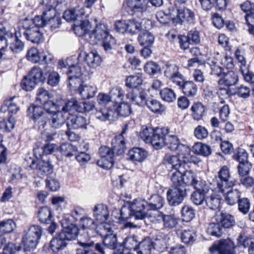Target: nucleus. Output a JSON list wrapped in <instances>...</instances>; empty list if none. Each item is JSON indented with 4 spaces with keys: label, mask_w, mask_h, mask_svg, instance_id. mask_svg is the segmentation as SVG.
I'll return each instance as SVG.
<instances>
[{
    "label": "nucleus",
    "mask_w": 254,
    "mask_h": 254,
    "mask_svg": "<svg viewBox=\"0 0 254 254\" xmlns=\"http://www.w3.org/2000/svg\"><path fill=\"white\" fill-rule=\"evenodd\" d=\"M85 17L84 8L80 6L65 10L63 15V17L67 21L74 22L73 30L79 37L86 36L89 34L88 32L91 28L88 20L84 19Z\"/></svg>",
    "instance_id": "obj_1"
},
{
    "label": "nucleus",
    "mask_w": 254,
    "mask_h": 254,
    "mask_svg": "<svg viewBox=\"0 0 254 254\" xmlns=\"http://www.w3.org/2000/svg\"><path fill=\"white\" fill-rule=\"evenodd\" d=\"M63 230L58 233L50 241V248L54 253L64 250L67 246V241L76 238L78 233V227L73 224L65 225L63 222Z\"/></svg>",
    "instance_id": "obj_2"
},
{
    "label": "nucleus",
    "mask_w": 254,
    "mask_h": 254,
    "mask_svg": "<svg viewBox=\"0 0 254 254\" xmlns=\"http://www.w3.org/2000/svg\"><path fill=\"white\" fill-rule=\"evenodd\" d=\"M169 129L165 127H142L140 132V136L147 143H151L156 149L161 148L165 145L166 136Z\"/></svg>",
    "instance_id": "obj_3"
},
{
    "label": "nucleus",
    "mask_w": 254,
    "mask_h": 254,
    "mask_svg": "<svg viewBox=\"0 0 254 254\" xmlns=\"http://www.w3.org/2000/svg\"><path fill=\"white\" fill-rule=\"evenodd\" d=\"M188 165L182 167L180 171L174 172L171 177V180L173 185L184 187L190 186L194 188L205 181L198 180L196 174L192 170L188 169Z\"/></svg>",
    "instance_id": "obj_4"
},
{
    "label": "nucleus",
    "mask_w": 254,
    "mask_h": 254,
    "mask_svg": "<svg viewBox=\"0 0 254 254\" xmlns=\"http://www.w3.org/2000/svg\"><path fill=\"white\" fill-rule=\"evenodd\" d=\"M77 60L78 58L75 56H72L67 58L65 61H59V67L64 69V71L67 74V78L72 79L73 77H82L81 67L76 61Z\"/></svg>",
    "instance_id": "obj_5"
},
{
    "label": "nucleus",
    "mask_w": 254,
    "mask_h": 254,
    "mask_svg": "<svg viewBox=\"0 0 254 254\" xmlns=\"http://www.w3.org/2000/svg\"><path fill=\"white\" fill-rule=\"evenodd\" d=\"M237 181L232 179L229 168L224 165L218 172L216 177V185L219 191H224V188H230L236 185Z\"/></svg>",
    "instance_id": "obj_6"
},
{
    "label": "nucleus",
    "mask_w": 254,
    "mask_h": 254,
    "mask_svg": "<svg viewBox=\"0 0 254 254\" xmlns=\"http://www.w3.org/2000/svg\"><path fill=\"white\" fill-rule=\"evenodd\" d=\"M19 30L25 39L34 44H39L43 40V36L39 28L33 27L30 24L21 21L19 23Z\"/></svg>",
    "instance_id": "obj_7"
},
{
    "label": "nucleus",
    "mask_w": 254,
    "mask_h": 254,
    "mask_svg": "<svg viewBox=\"0 0 254 254\" xmlns=\"http://www.w3.org/2000/svg\"><path fill=\"white\" fill-rule=\"evenodd\" d=\"M184 187L173 185L167 192V198L170 205L177 206L181 204L187 194Z\"/></svg>",
    "instance_id": "obj_8"
},
{
    "label": "nucleus",
    "mask_w": 254,
    "mask_h": 254,
    "mask_svg": "<svg viewBox=\"0 0 254 254\" xmlns=\"http://www.w3.org/2000/svg\"><path fill=\"white\" fill-rule=\"evenodd\" d=\"M148 0H127V5L130 7L136 15L140 19L145 18L144 15L150 11V6L148 5Z\"/></svg>",
    "instance_id": "obj_9"
},
{
    "label": "nucleus",
    "mask_w": 254,
    "mask_h": 254,
    "mask_svg": "<svg viewBox=\"0 0 254 254\" xmlns=\"http://www.w3.org/2000/svg\"><path fill=\"white\" fill-rule=\"evenodd\" d=\"M133 216L136 220H142L148 216L147 202L142 198H137L129 202Z\"/></svg>",
    "instance_id": "obj_10"
},
{
    "label": "nucleus",
    "mask_w": 254,
    "mask_h": 254,
    "mask_svg": "<svg viewBox=\"0 0 254 254\" xmlns=\"http://www.w3.org/2000/svg\"><path fill=\"white\" fill-rule=\"evenodd\" d=\"M165 145L172 151H177L180 155H184L190 151L188 145L181 143L178 136L167 134L165 140Z\"/></svg>",
    "instance_id": "obj_11"
},
{
    "label": "nucleus",
    "mask_w": 254,
    "mask_h": 254,
    "mask_svg": "<svg viewBox=\"0 0 254 254\" xmlns=\"http://www.w3.org/2000/svg\"><path fill=\"white\" fill-rule=\"evenodd\" d=\"M208 254H234V244L230 240H220L209 248Z\"/></svg>",
    "instance_id": "obj_12"
},
{
    "label": "nucleus",
    "mask_w": 254,
    "mask_h": 254,
    "mask_svg": "<svg viewBox=\"0 0 254 254\" xmlns=\"http://www.w3.org/2000/svg\"><path fill=\"white\" fill-rule=\"evenodd\" d=\"M194 189L195 190L191 194V200L195 205H201L205 201L206 195L209 191L210 188L207 182H202Z\"/></svg>",
    "instance_id": "obj_13"
},
{
    "label": "nucleus",
    "mask_w": 254,
    "mask_h": 254,
    "mask_svg": "<svg viewBox=\"0 0 254 254\" xmlns=\"http://www.w3.org/2000/svg\"><path fill=\"white\" fill-rule=\"evenodd\" d=\"M147 94L145 89L142 88H136L127 94L126 97L132 104L143 106L147 100Z\"/></svg>",
    "instance_id": "obj_14"
},
{
    "label": "nucleus",
    "mask_w": 254,
    "mask_h": 254,
    "mask_svg": "<svg viewBox=\"0 0 254 254\" xmlns=\"http://www.w3.org/2000/svg\"><path fill=\"white\" fill-rule=\"evenodd\" d=\"M109 35L107 26L105 24H100L97 25L91 33H89V42L92 45L97 44L99 41H103Z\"/></svg>",
    "instance_id": "obj_15"
},
{
    "label": "nucleus",
    "mask_w": 254,
    "mask_h": 254,
    "mask_svg": "<svg viewBox=\"0 0 254 254\" xmlns=\"http://www.w3.org/2000/svg\"><path fill=\"white\" fill-rule=\"evenodd\" d=\"M176 10L177 18L174 19V21L176 20L177 23L180 24L184 22L189 24L194 22L195 14L191 9L184 7L177 8Z\"/></svg>",
    "instance_id": "obj_16"
},
{
    "label": "nucleus",
    "mask_w": 254,
    "mask_h": 254,
    "mask_svg": "<svg viewBox=\"0 0 254 254\" xmlns=\"http://www.w3.org/2000/svg\"><path fill=\"white\" fill-rule=\"evenodd\" d=\"M31 163L29 167L32 169H36L39 174L41 175H48L53 172V166L50 162L40 160L38 163L35 159H31Z\"/></svg>",
    "instance_id": "obj_17"
},
{
    "label": "nucleus",
    "mask_w": 254,
    "mask_h": 254,
    "mask_svg": "<svg viewBox=\"0 0 254 254\" xmlns=\"http://www.w3.org/2000/svg\"><path fill=\"white\" fill-rule=\"evenodd\" d=\"M79 244L88 254H107L103 243L90 241L87 243L79 242Z\"/></svg>",
    "instance_id": "obj_18"
},
{
    "label": "nucleus",
    "mask_w": 254,
    "mask_h": 254,
    "mask_svg": "<svg viewBox=\"0 0 254 254\" xmlns=\"http://www.w3.org/2000/svg\"><path fill=\"white\" fill-rule=\"evenodd\" d=\"M82 57L88 66L93 68L99 66L101 62V58L96 51H92L88 53L85 51H81L77 58L79 59Z\"/></svg>",
    "instance_id": "obj_19"
},
{
    "label": "nucleus",
    "mask_w": 254,
    "mask_h": 254,
    "mask_svg": "<svg viewBox=\"0 0 254 254\" xmlns=\"http://www.w3.org/2000/svg\"><path fill=\"white\" fill-rule=\"evenodd\" d=\"M88 122L86 119L81 116H71L68 117L66 126L69 129L78 128L86 129Z\"/></svg>",
    "instance_id": "obj_20"
},
{
    "label": "nucleus",
    "mask_w": 254,
    "mask_h": 254,
    "mask_svg": "<svg viewBox=\"0 0 254 254\" xmlns=\"http://www.w3.org/2000/svg\"><path fill=\"white\" fill-rule=\"evenodd\" d=\"M223 194L226 203L229 205L235 204L239 200L241 192L237 189L224 188V191H220Z\"/></svg>",
    "instance_id": "obj_21"
},
{
    "label": "nucleus",
    "mask_w": 254,
    "mask_h": 254,
    "mask_svg": "<svg viewBox=\"0 0 254 254\" xmlns=\"http://www.w3.org/2000/svg\"><path fill=\"white\" fill-rule=\"evenodd\" d=\"M93 216L98 222H105L109 217V211L107 205L102 203L95 205L93 209Z\"/></svg>",
    "instance_id": "obj_22"
},
{
    "label": "nucleus",
    "mask_w": 254,
    "mask_h": 254,
    "mask_svg": "<svg viewBox=\"0 0 254 254\" xmlns=\"http://www.w3.org/2000/svg\"><path fill=\"white\" fill-rule=\"evenodd\" d=\"M50 116L49 125L51 127L55 129L62 127L68 118V117H65L64 114L60 110L50 115Z\"/></svg>",
    "instance_id": "obj_23"
},
{
    "label": "nucleus",
    "mask_w": 254,
    "mask_h": 254,
    "mask_svg": "<svg viewBox=\"0 0 254 254\" xmlns=\"http://www.w3.org/2000/svg\"><path fill=\"white\" fill-rule=\"evenodd\" d=\"M215 217L216 221L219 222L224 228H229L235 224L234 217L226 212H220Z\"/></svg>",
    "instance_id": "obj_24"
},
{
    "label": "nucleus",
    "mask_w": 254,
    "mask_h": 254,
    "mask_svg": "<svg viewBox=\"0 0 254 254\" xmlns=\"http://www.w3.org/2000/svg\"><path fill=\"white\" fill-rule=\"evenodd\" d=\"M146 202H147V209L149 211L160 209L163 207L165 203L164 198L157 194L151 195Z\"/></svg>",
    "instance_id": "obj_25"
},
{
    "label": "nucleus",
    "mask_w": 254,
    "mask_h": 254,
    "mask_svg": "<svg viewBox=\"0 0 254 254\" xmlns=\"http://www.w3.org/2000/svg\"><path fill=\"white\" fill-rule=\"evenodd\" d=\"M238 81L237 74L233 71H228L227 72L225 71L222 77L218 81V84L230 87L236 84Z\"/></svg>",
    "instance_id": "obj_26"
},
{
    "label": "nucleus",
    "mask_w": 254,
    "mask_h": 254,
    "mask_svg": "<svg viewBox=\"0 0 254 254\" xmlns=\"http://www.w3.org/2000/svg\"><path fill=\"white\" fill-rule=\"evenodd\" d=\"M128 159L133 162H142L147 157V153L143 149L134 147L130 149L127 153Z\"/></svg>",
    "instance_id": "obj_27"
},
{
    "label": "nucleus",
    "mask_w": 254,
    "mask_h": 254,
    "mask_svg": "<svg viewBox=\"0 0 254 254\" xmlns=\"http://www.w3.org/2000/svg\"><path fill=\"white\" fill-rule=\"evenodd\" d=\"M15 99L16 97L13 96L5 100L0 107V111L3 113L7 111L9 114L11 115L16 114L19 110V107L15 101Z\"/></svg>",
    "instance_id": "obj_28"
},
{
    "label": "nucleus",
    "mask_w": 254,
    "mask_h": 254,
    "mask_svg": "<svg viewBox=\"0 0 254 254\" xmlns=\"http://www.w3.org/2000/svg\"><path fill=\"white\" fill-rule=\"evenodd\" d=\"M153 241L149 237H146L139 243L137 249V254H151L152 250L155 249Z\"/></svg>",
    "instance_id": "obj_29"
},
{
    "label": "nucleus",
    "mask_w": 254,
    "mask_h": 254,
    "mask_svg": "<svg viewBox=\"0 0 254 254\" xmlns=\"http://www.w3.org/2000/svg\"><path fill=\"white\" fill-rule=\"evenodd\" d=\"M241 10L246 13L245 20L247 24L250 23V20L253 22L254 20V3L249 0H246L240 4Z\"/></svg>",
    "instance_id": "obj_30"
},
{
    "label": "nucleus",
    "mask_w": 254,
    "mask_h": 254,
    "mask_svg": "<svg viewBox=\"0 0 254 254\" xmlns=\"http://www.w3.org/2000/svg\"><path fill=\"white\" fill-rule=\"evenodd\" d=\"M239 246L248 248L249 254H254V241L253 239L245 234H241L237 238Z\"/></svg>",
    "instance_id": "obj_31"
},
{
    "label": "nucleus",
    "mask_w": 254,
    "mask_h": 254,
    "mask_svg": "<svg viewBox=\"0 0 254 254\" xmlns=\"http://www.w3.org/2000/svg\"><path fill=\"white\" fill-rule=\"evenodd\" d=\"M164 161L169 168H171L175 170V171H180V169L182 167L186 166V162L182 161L175 155H171L167 154L164 157Z\"/></svg>",
    "instance_id": "obj_32"
},
{
    "label": "nucleus",
    "mask_w": 254,
    "mask_h": 254,
    "mask_svg": "<svg viewBox=\"0 0 254 254\" xmlns=\"http://www.w3.org/2000/svg\"><path fill=\"white\" fill-rule=\"evenodd\" d=\"M154 39V35L147 30L141 31L138 37V42L141 46H151Z\"/></svg>",
    "instance_id": "obj_33"
},
{
    "label": "nucleus",
    "mask_w": 254,
    "mask_h": 254,
    "mask_svg": "<svg viewBox=\"0 0 254 254\" xmlns=\"http://www.w3.org/2000/svg\"><path fill=\"white\" fill-rule=\"evenodd\" d=\"M112 149L115 154L119 156L123 154L126 149V143L124 138L121 136L115 137L112 141Z\"/></svg>",
    "instance_id": "obj_34"
},
{
    "label": "nucleus",
    "mask_w": 254,
    "mask_h": 254,
    "mask_svg": "<svg viewBox=\"0 0 254 254\" xmlns=\"http://www.w3.org/2000/svg\"><path fill=\"white\" fill-rule=\"evenodd\" d=\"M115 115V112L113 109H110V107H103L99 110H97L95 113L96 118L102 121L107 120H111L113 119Z\"/></svg>",
    "instance_id": "obj_35"
},
{
    "label": "nucleus",
    "mask_w": 254,
    "mask_h": 254,
    "mask_svg": "<svg viewBox=\"0 0 254 254\" xmlns=\"http://www.w3.org/2000/svg\"><path fill=\"white\" fill-rule=\"evenodd\" d=\"M8 41L9 42V49L13 53H18L23 50L24 43L13 33H12L11 36H9Z\"/></svg>",
    "instance_id": "obj_36"
},
{
    "label": "nucleus",
    "mask_w": 254,
    "mask_h": 254,
    "mask_svg": "<svg viewBox=\"0 0 254 254\" xmlns=\"http://www.w3.org/2000/svg\"><path fill=\"white\" fill-rule=\"evenodd\" d=\"M145 105H146L148 108L154 113L161 114L166 110L164 105L158 100L153 98L148 99Z\"/></svg>",
    "instance_id": "obj_37"
},
{
    "label": "nucleus",
    "mask_w": 254,
    "mask_h": 254,
    "mask_svg": "<svg viewBox=\"0 0 254 254\" xmlns=\"http://www.w3.org/2000/svg\"><path fill=\"white\" fill-rule=\"evenodd\" d=\"M180 89L186 96L193 97L196 94L197 87L192 81H186Z\"/></svg>",
    "instance_id": "obj_38"
},
{
    "label": "nucleus",
    "mask_w": 254,
    "mask_h": 254,
    "mask_svg": "<svg viewBox=\"0 0 254 254\" xmlns=\"http://www.w3.org/2000/svg\"><path fill=\"white\" fill-rule=\"evenodd\" d=\"M192 151L196 154L206 157L211 154V148L206 144L196 142L192 146Z\"/></svg>",
    "instance_id": "obj_39"
},
{
    "label": "nucleus",
    "mask_w": 254,
    "mask_h": 254,
    "mask_svg": "<svg viewBox=\"0 0 254 254\" xmlns=\"http://www.w3.org/2000/svg\"><path fill=\"white\" fill-rule=\"evenodd\" d=\"M79 93L83 99H89L93 97L96 92L97 88L93 85H82L78 88Z\"/></svg>",
    "instance_id": "obj_40"
},
{
    "label": "nucleus",
    "mask_w": 254,
    "mask_h": 254,
    "mask_svg": "<svg viewBox=\"0 0 254 254\" xmlns=\"http://www.w3.org/2000/svg\"><path fill=\"white\" fill-rule=\"evenodd\" d=\"M142 77L141 74H137L127 76L126 79V85L134 89L138 88L142 83Z\"/></svg>",
    "instance_id": "obj_41"
},
{
    "label": "nucleus",
    "mask_w": 254,
    "mask_h": 254,
    "mask_svg": "<svg viewBox=\"0 0 254 254\" xmlns=\"http://www.w3.org/2000/svg\"><path fill=\"white\" fill-rule=\"evenodd\" d=\"M190 109L192 112L191 116L195 120H200L204 115L205 108L200 102L193 103Z\"/></svg>",
    "instance_id": "obj_42"
},
{
    "label": "nucleus",
    "mask_w": 254,
    "mask_h": 254,
    "mask_svg": "<svg viewBox=\"0 0 254 254\" xmlns=\"http://www.w3.org/2000/svg\"><path fill=\"white\" fill-rule=\"evenodd\" d=\"M16 228V224L12 219L0 221V235L10 233Z\"/></svg>",
    "instance_id": "obj_43"
},
{
    "label": "nucleus",
    "mask_w": 254,
    "mask_h": 254,
    "mask_svg": "<svg viewBox=\"0 0 254 254\" xmlns=\"http://www.w3.org/2000/svg\"><path fill=\"white\" fill-rule=\"evenodd\" d=\"M38 243L39 240L23 235L22 239V244L25 251L30 252L33 251L36 248Z\"/></svg>",
    "instance_id": "obj_44"
},
{
    "label": "nucleus",
    "mask_w": 254,
    "mask_h": 254,
    "mask_svg": "<svg viewBox=\"0 0 254 254\" xmlns=\"http://www.w3.org/2000/svg\"><path fill=\"white\" fill-rule=\"evenodd\" d=\"M24 233V235L39 241L43 233V229L40 226L32 225Z\"/></svg>",
    "instance_id": "obj_45"
},
{
    "label": "nucleus",
    "mask_w": 254,
    "mask_h": 254,
    "mask_svg": "<svg viewBox=\"0 0 254 254\" xmlns=\"http://www.w3.org/2000/svg\"><path fill=\"white\" fill-rule=\"evenodd\" d=\"M12 33L7 30L3 26L0 27V51L4 50L7 47L9 36H11Z\"/></svg>",
    "instance_id": "obj_46"
},
{
    "label": "nucleus",
    "mask_w": 254,
    "mask_h": 254,
    "mask_svg": "<svg viewBox=\"0 0 254 254\" xmlns=\"http://www.w3.org/2000/svg\"><path fill=\"white\" fill-rule=\"evenodd\" d=\"M38 217L41 223H49L52 217L50 208L47 206L41 207L38 211Z\"/></svg>",
    "instance_id": "obj_47"
},
{
    "label": "nucleus",
    "mask_w": 254,
    "mask_h": 254,
    "mask_svg": "<svg viewBox=\"0 0 254 254\" xmlns=\"http://www.w3.org/2000/svg\"><path fill=\"white\" fill-rule=\"evenodd\" d=\"M28 75L37 83L40 82H44L46 79V77L44 75L42 69L38 66H34Z\"/></svg>",
    "instance_id": "obj_48"
},
{
    "label": "nucleus",
    "mask_w": 254,
    "mask_h": 254,
    "mask_svg": "<svg viewBox=\"0 0 254 254\" xmlns=\"http://www.w3.org/2000/svg\"><path fill=\"white\" fill-rule=\"evenodd\" d=\"M180 237L183 243L192 245L196 240V235L192 230H184L181 232Z\"/></svg>",
    "instance_id": "obj_49"
},
{
    "label": "nucleus",
    "mask_w": 254,
    "mask_h": 254,
    "mask_svg": "<svg viewBox=\"0 0 254 254\" xmlns=\"http://www.w3.org/2000/svg\"><path fill=\"white\" fill-rule=\"evenodd\" d=\"M181 215L183 221L190 222L195 217V210L192 207L186 205L182 208Z\"/></svg>",
    "instance_id": "obj_50"
},
{
    "label": "nucleus",
    "mask_w": 254,
    "mask_h": 254,
    "mask_svg": "<svg viewBox=\"0 0 254 254\" xmlns=\"http://www.w3.org/2000/svg\"><path fill=\"white\" fill-rule=\"evenodd\" d=\"M161 99L168 103H172L176 100V95L174 90L169 88H165L160 91Z\"/></svg>",
    "instance_id": "obj_51"
},
{
    "label": "nucleus",
    "mask_w": 254,
    "mask_h": 254,
    "mask_svg": "<svg viewBox=\"0 0 254 254\" xmlns=\"http://www.w3.org/2000/svg\"><path fill=\"white\" fill-rule=\"evenodd\" d=\"M179 218L174 214L165 215L163 217V226L167 229L175 228L178 224Z\"/></svg>",
    "instance_id": "obj_52"
},
{
    "label": "nucleus",
    "mask_w": 254,
    "mask_h": 254,
    "mask_svg": "<svg viewBox=\"0 0 254 254\" xmlns=\"http://www.w3.org/2000/svg\"><path fill=\"white\" fill-rule=\"evenodd\" d=\"M99 223V224H96L94 229L98 235L104 237L112 233V228L110 224L105 222Z\"/></svg>",
    "instance_id": "obj_53"
},
{
    "label": "nucleus",
    "mask_w": 254,
    "mask_h": 254,
    "mask_svg": "<svg viewBox=\"0 0 254 254\" xmlns=\"http://www.w3.org/2000/svg\"><path fill=\"white\" fill-rule=\"evenodd\" d=\"M22 21L24 23L30 24L31 26L37 27L39 29L40 27H43L47 24V21L43 15L35 16L32 19L25 18Z\"/></svg>",
    "instance_id": "obj_54"
},
{
    "label": "nucleus",
    "mask_w": 254,
    "mask_h": 254,
    "mask_svg": "<svg viewBox=\"0 0 254 254\" xmlns=\"http://www.w3.org/2000/svg\"><path fill=\"white\" fill-rule=\"evenodd\" d=\"M102 243L108 249L114 250L117 245V238L116 235L110 233L103 237Z\"/></svg>",
    "instance_id": "obj_55"
},
{
    "label": "nucleus",
    "mask_w": 254,
    "mask_h": 254,
    "mask_svg": "<svg viewBox=\"0 0 254 254\" xmlns=\"http://www.w3.org/2000/svg\"><path fill=\"white\" fill-rule=\"evenodd\" d=\"M220 200V197L218 195L212 194L206 197L205 203L210 209L216 210L219 207Z\"/></svg>",
    "instance_id": "obj_56"
},
{
    "label": "nucleus",
    "mask_w": 254,
    "mask_h": 254,
    "mask_svg": "<svg viewBox=\"0 0 254 254\" xmlns=\"http://www.w3.org/2000/svg\"><path fill=\"white\" fill-rule=\"evenodd\" d=\"M144 70L148 75H154L160 72L161 68L156 63L149 61L144 65Z\"/></svg>",
    "instance_id": "obj_57"
},
{
    "label": "nucleus",
    "mask_w": 254,
    "mask_h": 254,
    "mask_svg": "<svg viewBox=\"0 0 254 254\" xmlns=\"http://www.w3.org/2000/svg\"><path fill=\"white\" fill-rule=\"evenodd\" d=\"M142 29L141 23L134 19L127 20V32L130 34H135L140 32Z\"/></svg>",
    "instance_id": "obj_58"
},
{
    "label": "nucleus",
    "mask_w": 254,
    "mask_h": 254,
    "mask_svg": "<svg viewBox=\"0 0 254 254\" xmlns=\"http://www.w3.org/2000/svg\"><path fill=\"white\" fill-rule=\"evenodd\" d=\"M44 110L41 106L31 104L27 108V116L32 120L44 113Z\"/></svg>",
    "instance_id": "obj_59"
},
{
    "label": "nucleus",
    "mask_w": 254,
    "mask_h": 254,
    "mask_svg": "<svg viewBox=\"0 0 254 254\" xmlns=\"http://www.w3.org/2000/svg\"><path fill=\"white\" fill-rule=\"evenodd\" d=\"M60 149L63 155L70 157L75 154L77 148L70 143H63L61 145Z\"/></svg>",
    "instance_id": "obj_60"
},
{
    "label": "nucleus",
    "mask_w": 254,
    "mask_h": 254,
    "mask_svg": "<svg viewBox=\"0 0 254 254\" xmlns=\"http://www.w3.org/2000/svg\"><path fill=\"white\" fill-rule=\"evenodd\" d=\"M58 148V146L54 143H46L41 147H38L34 149L35 153H39V156H41V153L43 155H48L53 153Z\"/></svg>",
    "instance_id": "obj_61"
},
{
    "label": "nucleus",
    "mask_w": 254,
    "mask_h": 254,
    "mask_svg": "<svg viewBox=\"0 0 254 254\" xmlns=\"http://www.w3.org/2000/svg\"><path fill=\"white\" fill-rule=\"evenodd\" d=\"M139 243L136 236H127L123 242V245L125 248L128 250H133L137 251Z\"/></svg>",
    "instance_id": "obj_62"
},
{
    "label": "nucleus",
    "mask_w": 254,
    "mask_h": 254,
    "mask_svg": "<svg viewBox=\"0 0 254 254\" xmlns=\"http://www.w3.org/2000/svg\"><path fill=\"white\" fill-rule=\"evenodd\" d=\"M42 104L43 110L46 112L45 113H47L49 116L60 110L59 106L51 100H48Z\"/></svg>",
    "instance_id": "obj_63"
},
{
    "label": "nucleus",
    "mask_w": 254,
    "mask_h": 254,
    "mask_svg": "<svg viewBox=\"0 0 254 254\" xmlns=\"http://www.w3.org/2000/svg\"><path fill=\"white\" fill-rule=\"evenodd\" d=\"M207 233L213 236L220 237L222 234V228L220 226L219 222L210 223L207 228Z\"/></svg>",
    "instance_id": "obj_64"
}]
</instances>
